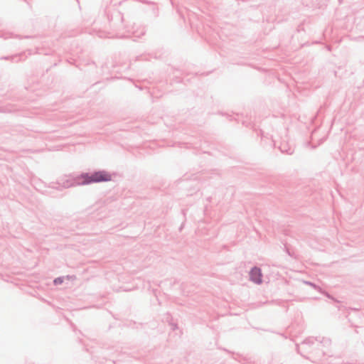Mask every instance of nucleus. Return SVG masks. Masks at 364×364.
<instances>
[{"label":"nucleus","instance_id":"1","mask_svg":"<svg viewBox=\"0 0 364 364\" xmlns=\"http://www.w3.org/2000/svg\"><path fill=\"white\" fill-rule=\"evenodd\" d=\"M331 341L324 337H309L296 346V350L303 357L317 362L326 354L325 348L331 346Z\"/></svg>","mask_w":364,"mask_h":364},{"label":"nucleus","instance_id":"2","mask_svg":"<svg viewBox=\"0 0 364 364\" xmlns=\"http://www.w3.org/2000/svg\"><path fill=\"white\" fill-rule=\"evenodd\" d=\"M82 185L108 182L112 180V175L106 170H96L92 172L81 173Z\"/></svg>","mask_w":364,"mask_h":364},{"label":"nucleus","instance_id":"3","mask_svg":"<svg viewBox=\"0 0 364 364\" xmlns=\"http://www.w3.org/2000/svg\"><path fill=\"white\" fill-rule=\"evenodd\" d=\"M82 181L81 173L76 176H69L67 178L60 179L58 183L59 185H61L63 188H68L70 187L77 186H82L81 184Z\"/></svg>","mask_w":364,"mask_h":364},{"label":"nucleus","instance_id":"4","mask_svg":"<svg viewBox=\"0 0 364 364\" xmlns=\"http://www.w3.org/2000/svg\"><path fill=\"white\" fill-rule=\"evenodd\" d=\"M250 279L257 284H260L262 282V274L259 267L255 266L251 268L250 271Z\"/></svg>","mask_w":364,"mask_h":364},{"label":"nucleus","instance_id":"5","mask_svg":"<svg viewBox=\"0 0 364 364\" xmlns=\"http://www.w3.org/2000/svg\"><path fill=\"white\" fill-rule=\"evenodd\" d=\"M1 59H4V60L11 59L14 62H18L20 60V57L18 55L6 56V57H2Z\"/></svg>","mask_w":364,"mask_h":364},{"label":"nucleus","instance_id":"6","mask_svg":"<svg viewBox=\"0 0 364 364\" xmlns=\"http://www.w3.org/2000/svg\"><path fill=\"white\" fill-rule=\"evenodd\" d=\"M64 281V278L63 277H57L55 278L54 280H53V283L55 285H59V284H61Z\"/></svg>","mask_w":364,"mask_h":364},{"label":"nucleus","instance_id":"7","mask_svg":"<svg viewBox=\"0 0 364 364\" xmlns=\"http://www.w3.org/2000/svg\"><path fill=\"white\" fill-rule=\"evenodd\" d=\"M280 150L282 153H287V154H292L294 151L293 149H291V148L286 149L283 146L280 147Z\"/></svg>","mask_w":364,"mask_h":364},{"label":"nucleus","instance_id":"8","mask_svg":"<svg viewBox=\"0 0 364 364\" xmlns=\"http://www.w3.org/2000/svg\"><path fill=\"white\" fill-rule=\"evenodd\" d=\"M305 283L311 287H312L313 288H314L315 289H318L319 287L316 285L315 284L312 283L311 282H305Z\"/></svg>","mask_w":364,"mask_h":364}]
</instances>
